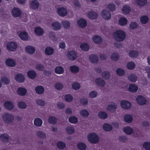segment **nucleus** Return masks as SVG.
<instances>
[{
  "label": "nucleus",
  "instance_id": "obj_8",
  "mask_svg": "<svg viewBox=\"0 0 150 150\" xmlns=\"http://www.w3.org/2000/svg\"><path fill=\"white\" fill-rule=\"evenodd\" d=\"M27 91L24 87H20L18 88L17 90V94L21 96H24L27 93Z\"/></svg>",
  "mask_w": 150,
  "mask_h": 150
},
{
  "label": "nucleus",
  "instance_id": "obj_60",
  "mask_svg": "<svg viewBox=\"0 0 150 150\" xmlns=\"http://www.w3.org/2000/svg\"><path fill=\"white\" fill-rule=\"evenodd\" d=\"M54 87L57 90H61L63 87V85L62 84L59 83H56L54 85Z\"/></svg>",
  "mask_w": 150,
  "mask_h": 150
},
{
  "label": "nucleus",
  "instance_id": "obj_31",
  "mask_svg": "<svg viewBox=\"0 0 150 150\" xmlns=\"http://www.w3.org/2000/svg\"><path fill=\"white\" fill-rule=\"evenodd\" d=\"M17 106L19 108L22 109H25L27 106L26 103L23 101L19 102L18 103Z\"/></svg>",
  "mask_w": 150,
  "mask_h": 150
},
{
  "label": "nucleus",
  "instance_id": "obj_48",
  "mask_svg": "<svg viewBox=\"0 0 150 150\" xmlns=\"http://www.w3.org/2000/svg\"><path fill=\"white\" fill-rule=\"evenodd\" d=\"M140 21L142 24H146L149 21V18L146 16H142L140 18Z\"/></svg>",
  "mask_w": 150,
  "mask_h": 150
},
{
  "label": "nucleus",
  "instance_id": "obj_36",
  "mask_svg": "<svg viewBox=\"0 0 150 150\" xmlns=\"http://www.w3.org/2000/svg\"><path fill=\"white\" fill-rule=\"evenodd\" d=\"M102 76L103 78L106 80L109 79L110 78V73L108 71H103L102 73Z\"/></svg>",
  "mask_w": 150,
  "mask_h": 150
},
{
  "label": "nucleus",
  "instance_id": "obj_57",
  "mask_svg": "<svg viewBox=\"0 0 150 150\" xmlns=\"http://www.w3.org/2000/svg\"><path fill=\"white\" fill-rule=\"evenodd\" d=\"M0 139L3 142H6L8 139V136L7 134H2L0 136Z\"/></svg>",
  "mask_w": 150,
  "mask_h": 150
},
{
  "label": "nucleus",
  "instance_id": "obj_64",
  "mask_svg": "<svg viewBox=\"0 0 150 150\" xmlns=\"http://www.w3.org/2000/svg\"><path fill=\"white\" fill-rule=\"evenodd\" d=\"M3 118L6 122H8L9 120V114L8 113H5L3 116Z\"/></svg>",
  "mask_w": 150,
  "mask_h": 150
},
{
  "label": "nucleus",
  "instance_id": "obj_20",
  "mask_svg": "<svg viewBox=\"0 0 150 150\" xmlns=\"http://www.w3.org/2000/svg\"><path fill=\"white\" fill-rule=\"evenodd\" d=\"M128 89L129 91L131 92H136L138 89V87L137 85L134 84H131L129 85Z\"/></svg>",
  "mask_w": 150,
  "mask_h": 150
},
{
  "label": "nucleus",
  "instance_id": "obj_2",
  "mask_svg": "<svg viewBox=\"0 0 150 150\" xmlns=\"http://www.w3.org/2000/svg\"><path fill=\"white\" fill-rule=\"evenodd\" d=\"M87 139L90 143L93 144L98 143L99 139L98 136L95 133H92L88 134Z\"/></svg>",
  "mask_w": 150,
  "mask_h": 150
},
{
  "label": "nucleus",
  "instance_id": "obj_14",
  "mask_svg": "<svg viewBox=\"0 0 150 150\" xmlns=\"http://www.w3.org/2000/svg\"><path fill=\"white\" fill-rule=\"evenodd\" d=\"M39 4L38 1L36 0H33L31 1L30 4V7L34 10L38 8Z\"/></svg>",
  "mask_w": 150,
  "mask_h": 150
},
{
  "label": "nucleus",
  "instance_id": "obj_17",
  "mask_svg": "<svg viewBox=\"0 0 150 150\" xmlns=\"http://www.w3.org/2000/svg\"><path fill=\"white\" fill-rule=\"evenodd\" d=\"M89 59L93 63H96L98 61V56L95 54H91L89 56Z\"/></svg>",
  "mask_w": 150,
  "mask_h": 150
},
{
  "label": "nucleus",
  "instance_id": "obj_44",
  "mask_svg": "<svg viewBox=\"0 0 150 150\" xmlns=\"http://www.w3.org/2000/svg\"><path fill=\"white\" fill-rule=\"evenodd\" d=\"M98 116L100 118L103 119H106L108 116L107 114L104 111H100L98 113Z\"/></svg>",
  "mask_w": 150,
  "mask_h": 150
},
{
  "label": "nucleus",
  "instance_id": "obj_7",
  "mask_svg": "<svg viewBox=\"0 0 150 150\" xmlns=\"http://www.w3.org/2000/svg\"><path fill=\"white\" fill-rule=\"evenodd\" d=\"M120 105L122 108L125 109H129L131 106V103L126 100L122 101L120 103Z\"/></svg>",
  "mask_w": 150,
  "mask_h": 150
},
{
  "label": "nucleus",
  "instance_id": "obj_30",
  "mask_svg": "<svg viewBox=\"0 0 150 150\" xmlns=\"http://www.w3.org/2000/svg\"><path fill=\"white\" fill-rule=\"evenodd\" d=\"M64 72V69L60 66L56 67L55 69V72L58 74H61Z\"/></svg>",
  "mask_w": 150,
  "mask_h": 150
},
{
  "label": "nucleus",
  "instance_id": "obj_23",
  "mask_svg": "<svg viewBox=\"0 0 150 150\" xmlns=\"http://www.w3.org/2000/svg\"><path fill=\"white\" fill-rule=\"evenodd\" d=\"M93 39L94 42L97 44L100 43L102 41L101 37L97 35H94L93 38Z\"/></svg>",
  "mask_w": 150,
  "mask_h": 150
},
{
  "label": "nucleus",
  "instance_id": "obj_25",
  "mask_svg": "<svg viewBox=\"0 0 150 150\" xmlns=\"http://www.w3.org/2000/svg\"><path fill=\"white\" fill-rule=\"evenodd\" d=\"M18 47V44L16 42H10V51H14Z\"/></svg>",
  "mask_w": 150,
  "mask_h": 150
},
{
  "label": "nucleus",
  "instance_id": "obj_13",
  "mask_svg": "<svg viewBox=\"0 0 150 150\" xmlns=\"http://www.w3.org/2000/svg\"><path fill=\"white\" fill-rule=\"evenodd\" d=\"M26 52L28 54H33L35 52V49L34 47L30 45L27 46L25 48Z\"/></svg>",
  "mask_w": 150,
  "mask_h": 150
},
{
  "label": "nucleus",
  "instance_id": "obj_29",
  "mask_svg": "<svg viewBox=\"0 0 150 150\" xmlns=\"http://www.w3.org/2000/svg\"><path fill=\"white\" fill-rule=\"evenodd\" d=\"M129 55L131 58H136L139 55L138 52L135 50H130L129 53Z\"/></svg>",
  "mask_w": 150,
  "mask_h": 150
},
{
  "label": "nucleus",
  "instance_id": "obj_37",
  "mask_svg": "<svg viewBox=\"0 0 150 150\" xmlns=\"http://www.w3.org/2000/svg\"><path fill=\"white\" fill-rule=\"evenodd\" d=\"M66 131L67 133L69 134H72L75 131L74 128L71 126H68L66 128Z\"/></svg>",
  "mask_w": 150,
  "mask_h": 150
},
{
  "label": "nucleus",
  "instance_id": "obj_39",
  "mask_svg": "<svg viewBox=\"0 0 150 150\" xmlns=\"http://www.w3.org/2000/svg\"><path fill=\"white\" fill-rule=\"evenodd\" d=\"M70 69L71 71L73 73H77L79 70V67L76 65H73L70 67Z\"/></svg>",
  "mask_w": 150,
  "mask_h": 150
},
{
  "label": "nucleus",
  "instance_id": "obj_10",
  "mask_svg": "<svg viewBox=\"0 0 150 150\" xmlns=\"http://www.w3.org/2000/svg\"><path fill=\"white\" fill-rule=\"evenodd\" d=\"M57 12L60 16L64 17L65 16L67 13V10L64 7H60L58 8Z\"/></svg>",
  "mask_w": 150,
  "mask_h": 150
},
{
  "label": "nucleus",
  "instance_id": "obj_6",
  "mask_svg": "<svg viewBox=\"0 0 150 150\" xmlns=\"http://www.w3.org/2000/svg\"><path fill=\"white\" fill-rule=\"evenodd\" d=\"M11 13L13 16L14 17H18L21 16L22 12L20 8L15 7L13 9Z\"/></svg>",
  "mask_w": 150,
  "mask_h": 150
},
{
  "label": "nucleus",
  "instance_id": "obj_52",
  "mask_svg": "<svg viewBox=\"0 0 150 150\" xmlns=\"http://www.w3.org/2000/svg\"><path fill=\"white\" fill-rule=\"evenodd\" d=\"M136 3L139 6H143L147 3V0H137Z\"/></svg>",
  "mask_w": 150,
  "mask_h": 150
},
{
  "label": "nucleus",
  "instance_id": "obj_16",
  "mask_svg": "<svg viewBox=\"0 0 150 150\" xmlns=\"http://www.w3.org/2000/svg\"><path fill=\"white\" fill-rule=\"evenodd\" d=\"M78 26L81 28H84L86 27L87 25V21L84 19L81 18L77 21Z\"/></svg>",
  "mask_w": 150,
  "mask_h": 150
},
{
  "label": "nucleus",
  "instance_id": "obj_1",
  "mask_svg": "<svg viewBox=\"0 0 150 150\" xmlns=\"http://www.w3.org/2000/svg\"><path fill=\"white\" fill-rule=\"evenodd\" d=\"M114 40L118 42L123 41L126 38L125 33L121 30H116L113 33Z\"/></svg>",
  "mask_w": 150,
  "mask_h": 150
},
{
  "label": "nucleus",
  "instance_id": "obj_51",
  "mask_svg": "<svg viewBox=\"0 0 150 150\" xmlns=\"http://www.w3.org/2000/svg\"><path fill=\"white\" fill-rule=\"evenodd\" d=\"M116 72L117 75L119 76H123L125 74V71L121 68H117Z\"/></svg>",
  "mask_w": 150,
  "mask_h": 150
},
{
  "label": "nucleus",
  "instance_id": "obj_12",
  "mask_svg": "<svg viewBox=\"0 0 150 150\" xmlns=\"http://www.w3.org/2000/svg\"><path fill=\"white\" fill-rule=\"evenodd\" d=\"M87 16L90 19L94 20L96 19L98 16L96 12L91 11L88 13Z\"/></svg>",
  "mask_w": 150,
  "mask_h": 150
},
{
  "label": "nucleus",
  "instance_id": "obj_3",
  "mask_svg": "<svg viewBox=\"0 0 150 150\" xmlns=\"http://www.w3.org/2000/svg\"><path fill=\"white\" fill-rule=\"evenodd\" d=\"M77 54L75 51L73 50L69 51L67 54L68 59L71 61L75 60L77 58Z\"/></svg>",
  "mask_w": 150,
  "mask_h": 150
},
{
  "label": "nucleus",
  "instance_id": "obj_15",
  "mask_svg": "<svg viewBox=\"0 0 150 150\" xmlns=\"http://www.w3.org/2000/svg\"><path fill=\"white\" fill-rule=\"evenodd\" d=\"M16 81L19 83L23 82L25 79V78L23 75L21 74H18L15 76Z\"/></svg>",
  "mask_w": 150,
  "mask_h": 150
},
{
  "label": "nucleus",
  "instance_id": "obj_40",
  "mask_svg": "<svg viewBox=\"0 0 150 150\" xmlns=\"http://www.w3.org/2000/svg\"><path fill=\"white\" fill-rule=\"evenodd\" d=\"M57 145V147L60 150L64 149L66 147V145L65 143L62 141L58 142Z\"/></svg>",
  "mask_w": 150,
  "mask_h": 150
},
{
  "label": "nucleus",
  "instance_id": "obj_49",
  "mask_svg": "<svg viewBox=\"0 0 150 150\" xmlns=\"http://www.w3.org/2000/svg\"><path fill=\"white\" fill-rule=\"evenodd\" d=\"M49 36V38L54 42L56 41L57 40V38L55 36V35L54 32H50Z\"/></svg>",
  "mask_w": 150,
  "mask_h": 150
},
{
  "label": "nucleus",
  "instance_id": "obj_43",
  "mask_svg": "<svg viewBox=\"0 0 150 150\" xmlns=\"http://www.w3.org/2000/svg\"><path fill=\"white\" fill-rule=\"evenodd\" d=\"M61 23L65 28L68 29L70 27V23L68 21L64 20L62 21Z\"/></svg>",
  "mask_w": 150,
  "mask_h": 150
},
{
  "label": "nucleus",
  "instance_id": "obj_53",
  "mask_svg": "<svg viewBox=\"0 0 150 150\" xmlns=\"http://www.w3.org/2000/svg\"><path fill=\"white\" fill-rule=\"evenodd\" d=\"M65 100L67 102H71L73 100V96L70 94H67L65 96Z\"/></svg>",
  "mask_w": 150,
  "mask_h": 150
},
{
  "label": "nucleus",
  "instance_id": "obj_62",
  "mask_svg": "<svg viewBox=\"0 0 150 150\" xmlns=\"http://www.w3.org/2000/svg\"><path fill=\"white\" fill-rule=\"evenodd\" d=\"M80 103L82 105H87L88 103L87 99L84 98H82L80 100Z\"/></svg>",
  "mask_w": 150,
  "mask_h": 150
},
{
  "label": "nucleus",
  "instance_id": "obj_45",
  "mask_svg": "<svg viewBox=\"0 0 150 150\" xmlns=\"http://www.w3.org/2000/svg\"><path fill=\"white\" fill-rule=\"evenodd\" d=\"M130 8L127 5L124 6L122 8V11L124 14H128L130 12Z\"/></svg>",
  "mask_w": 150,
  "mask_h": 150
},
{
  "label": "nucleus",
  "instance_id": "obj_63",
  "mask_svg": "<svg viewBox=\"0 0 150 150\" xmlns=\"http://www.w3.org/2000/svg\"><path fill=\"white\" fill-rule=\"evenodd\" d=\"M138 26V24L135 22H132L131 23L129 27L132 29H136Z\"/></svg>",
  "mask_w": 150,
  "mask_h": 150
},
{
  "label": "nucleus",
  "instance_id": "obj_4",
  "mask_svg": "<svg viewBox=\"0 0 150 150\" xmlns=\"http://www.w3.org/2000/svg\"><path fill=\"white\" fill-rule=\"evenodd\" d=\"M136 100L138 104L140 105L145 104L147 101L146 98L141 95L138 96L136 98Z\"/></svg>",
  "mask_w": 150,
  "mask_h": 150
},
{
  "label": "nucleus",
  "instance_id": "obj_47",
  "mask_svg": "<svg viewBox=\"0 0 150 150\" xmlns=\"http://www.w3.org/2000/svg\"><path fill=\"white\" fill-rule=\"evenodd\" d=\"M80 114L81 116L84 117H88L89 114L88 111L84 109L82 110L81 111Z\"/></svg>",
  "mask_w": 150,
  "mask_h": 150
},
{
  "label": "nucleus",
  "instance_id": "obj_22",
  "mask_svg": "<svg viewBox=\"0 0 150 150\" xmlns=\"http://www.w3.org/2000/svg\"><path fill=\"white\" fill-rule=\"evenodd\" d=\"M124 120L125 122L127 123H131L132 121L133 117L130 114H127L124 116Z\"/></svg>",
  "mask_w": 150,
  "mask_h": 150
},
{
  "label": "nucleus",
  "instance_id": "obj_28",
  "mask_svg": "<svg viewBox=\"0 0 150 150\" xmlns=\"http://www.w3.org/2000/svg\"><path fill=\"white\" fill-rule=\"evenodd\" d=\"M103 128L105 131L109 132L112 130V127L110 124L105 123L103 125Z\"/></svg>",
  "mask_w": 150,
  "mask_h": 150
},
{
  "label": "nucleus",
  "instance_id": "obj_34",
  "mask_svg": "<svg viewBox=\"0 0 150 150\" xmlns=\"http://www.w3.org/2000/svg\"><path fill=\"white\" fill-rule=\"evenodd\" d=\"M42 120L40 118H37L35 119L34 121V125L37 127H40L42 125Z\"/></svg>",
  "mask_w": 150,
  "mask_h": 150
},
{
  "label": "nucleus",
  "instance_id": "obj_59",
  "mask_svg": "<svg viewBox=\"0 0 150 150\" xmlns=\"http://www.w3.org/2000/svg\"><path fill=\"white\" fill-rule=\"evenodd\" d=\"M72 87L73 89L78 90L80 88V85L78 83L74 82L72 84Z\"/></svg>",
  "mask_w": 150,
  "mask_h": 150
},
{
  "label": "nucleus",
  "instance_id": "obj_11",
  "mask_svg": "<svg viewBox=\"0 0 150 150\" xmlns=\"http://www.w3.org/2000/svg\"><path fill=\"white\" fill-rule=\"evenodd\" d=\"M52 29L55 31L59 30L61 28V24L58 21L53 22L51 25Z\"/></svg>",
  "mask_w": 150,
  "mask_h": 150
},
{
  "label": "nucleus",
  "instance_id": "obj_46",
  "mask_svg": "<svg viewBox=\"0 0 150 150\" xmlns=\"http://www.w3.org/2000/svg\"><path fill=\"white\" fill-rule=\"evenodd\" d=\"M77 146L78 149L80 150H85L86 148V145L83 142L78 143Z\"/></svg>",
  "mask_w": 150,
  "mask_h": 150
},
{
  "label": "nucleus",
  "instance_id": "obj_35",
  "mask_svg": "<svg viewBox=\"0 0 150 150\" xmlns=\"http://www.w3.org/2000/svg\"><path fill=\"white\" fill-rule=\"evenodd\" d=\"M48 122L52 125H55L57 122V119L54 116H50L48 119Z\"/></svg>",
  "mask_w": 150,
  "mask_h": 150
},
{
  "label": "nucleus",
  "instance_id": "obj_61",
  "mask_svg": "<svg viewBox=\"0 0 150 150\" xmlns=\"http://www.w3.org/2000/svg\"><path fill=\"white\" fill-rule=\"evenodd\" d=\"M143 146L146 150H150V142H144Z\"/></svg>",
  "mask_w": 150,
  "mask_h": 150
},
{
  "label": "nucleus",
  "instance_id": "obj_38",
  "mask_svg": "<svg viewBox=\"0 0 150 150\" xmlns=\"http://www.w3.org/2000/svg\"><path fill=\"white\" fill-rule=\"evenodd\" d=\"M127 23V19L125 17L120 18L119 21V23L121 26L125 25Z\"/></svg>",
  "mask_w": 150,
  "mask_h": 150
},
{
  "label": "nucleus",
  "instance_id": "obj_18",
  "mask_svg": "<svg viewBox=\"0 0 150 150\" xmlns=\"http://www.w3.org/2000/svg\"><path fill=\"white\" fill-rule=\"evenodd\" d=\"M35 34L38 36L43 35L44 33L43 29L39 26L36 27L34 29Z\"/></svg>",
  "mask_w": 150,
  "mask_h": 150
},
{
  "label": "nucleus",
  "instance_id": "obj_21",
  "mask_svg": "<svg viewBox=\"0 0 150 150\" xmlns=\"http://www.w3.org/2000/svg\"><path fill=\"white\" fill-rule=\"evenodd\" d=\"M35 90L37 93L41 95L44 93L45 89L42 86H38L35 88Z\"/></svg>",
  "mask_w": 150,
  "mask_h": 150
},
{
  "label": "nucleus",
  "instance_id": "obj_27",
  "mask_svg": "<svg viewBox=\"0 0 150 150\" xmlns=\"http://www.w3.org/2000/svg\"><path fill=\"white\" fill-rule=\"evenodd\" d=\"M124 131L126 134L130 135L133 133V130L130 127L127 126L124 128Z\"/></svg>",
  "mask_w": 150,
  "mask_h": 150
},
{
  "label": "nucleus",
  "instance_id": "obj_54",
  "mask_svg": "<svg viewBox=\"0 0 150 150\" xmlns=\"http://www.w3.org/2000/svg\"><path fill=\"white\" fill-rule=\"evenodd\" d=\"M117 109V106L115 105H108L107 109L112 112L115 111Z\"/></svg>",
  "mask_w": 150,
  "mask_h": 150
},
{
  "label": "nucleus",
  "instance_id": "obj_26",
  "mask_svg": "<svg viewBox=\"0 0 150 150\" xmlns=\"http://www.w3.org/2000/svg\"><path fill=\"white\" fill-rule=\"evenodd\" d=\"M36 72L33 70H30L27 73L28 76L31 79H34L36 76Z\"/></svg>",
  "mask_w": 150,
  "mask_h": 150
},
{
  "label": "nucleus",
  "instance_id": "obj_24",
  "mask_svg": "<svg viewBox=\"0 0 150 150\" xmlns=\"http://www.w3.org/2000/svg\"><path fill=\"white\" fill-rule=\"evenodd\" d=\"M54 52V49L50 47H47L45 50V53L47 55H50L53 54Z\"/></svg>",
  "mask_w": 150,
  "mask_h": 150
},
{
  "label": "nucleus",
  "instance_id": "obj_42",
  "mask_svg": "<svg viewBox=\"0 0 150 150\" xmlns=\"http://www.w3.org/2000/svg\"><path fill=\"white\" fill-rule=\"evenodd\" d=\"M120 58V56L117 53H114L112 54L111 56V59L114 61H118Z\"/></svg>",
  "mask_w": 150,
  "mask_h": 150
},
{
  "label": "nucleus",
  "instance_id": "obj_58",
  "mask_svg": "<svg viewBox=\"0 0 150 150\" xmlns=\"http://www.w3.org/2000/svg\"><path fill=\"white\" fill-rule=\"evenodd\" d=\"M35 68L38 70L40 71H43L45 69L44 66L43 64H37L35 66Z\"/></svg>",
  "mask_w": 150,
  "mask_h": 150
},
{
  "label": "nucleus",
  "instance_id": "obj_56",
  "mask_svg": "<svg viewBox=\"0 0 150 150\" xmlns=\"http://www.w3.org/2000/svg\"><path fill=\"white\" fill-rule=\"evenodd\" d=\"M107 8L110 11H113L115 9V5L113 3L109 4L108 5Z\"/></svg>",
  "mask_w": 150,
  "mask_h": 150
},
{
  "label": "nucleus",
  "instance_id": "obj_33",
  "mask_svg": "<svg viewBox=\"0 0 150 150\" xmlns=\"http://www.w3.org/2000/svg\"><path fill=\"white\" fill-rule=\"evenodd\" d=\"M81 49L83 51H87L89 49V47L88 44L86 43H82L80 46Z\"/></svg>",
  "mask_w": 150,
  "mask_h": 150
},
{
  "label": "nucleus",
  "instance_id": "obj_5",
  "mask_svg": "<svg viewBox=\"0 0 150 150\" xmlns=\"http://www.w3.org/2000/svg\"><path fill=\"white\" fill-rule=\"evenodd\" d=\"M18 34L21 39L23 40L27 41L29 38L28 33L26 31L18 32Z\"/></svg>",
  "mask_w": 150,
  "mask_h": 150
},
{
  "label": "nucleus",
  "instance_id": "obj_50",
  "mask_svg": "<svg viewBox=\"0 0 150 150\" xmlns=\"http://www.w3.org/2000/svg\"><path fill=\"white\" fill-rule=\"evenodd\" d=\"M135 64L133 62H129L127 64V69L130 70L134 69L135 68Z\"/></svg>",
  "mask_w": 150,
  "mask_h": 150
},
{
  "label": "nucleus",
  "instance_id": "obj_32",
  "mask_svg": "<svg viewBox=\"0 0 150 150\" xmlns=\"http://www.w3.org/2000/svg\"><path fill=\"white\" fill-rule=\"evenodd\" d=\"M69 122L73 124L77 123L78 122V119L76 116H71L69 118Z\"/></svg>",
  "mask_w": 150,
  "mask_h": 150
},
{
  "label": "nucleus",
  "instance_id": "obj_41",
  "mask_svg": "<svg viewBox=\"0 0 150 150\" xmlns=\"http://www.w3.org/2000/svg\"><path fill=\"white\" fill-rule=\"evenodd\" d=\"M128 79L134 83L137 80V76L136 75L132 74L129 75L128 77Z\"/></svg>",
  "mask_w": 150,
  "mask_h": 150
},
{
  "label": "nucleus",
  "instance_id": "obj_19",
  "mask_svg": "<svg viewBox=\"0 0 150 150\" xmlns=\"http://www.w3.org/2000/svg\"><path fill=\"white\" fill-rule=\"evenodd\" d=\"M95 82L96 85L99 87H103L105 85V81L100 78L96 79Z\"/></svg>",
  "mask_w": 150,
  "mask_h": 150
},
{
  "label": "nucleus",
  "instance_id": "obj_9",
  "mask_svg": "<svg viewBox=\"0 0 150 150\" xmlns=\"http://www.w3.org/2000/svg\"><path fill=\"white\" fill-rule=\"evenodd\" d=\"M101 14L103 18L105 20L110 19L111 17L110 11L106 10L104 9L103 10Z\"/></svg>",
  "mask_w": 150,
  "mask_h": 150
},
{
  "label": "nucleus",
  "instance_id": "obj_55",
  "mask_svg": "<svg viewBox=\"0 0 150 150\" xmlns=\"http://www.w3.org/2000/svg\"><path fill=\"white\" fill-rule=\"evenodd\" d=\"M37 136L40 138L45 139L46 137L45 134L43 132L41 131H39L37 132Z\"/></svg>",
  "mask_w": 150,
  "mask_h": 150
}]
</instances>
